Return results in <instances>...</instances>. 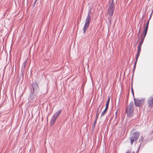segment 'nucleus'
<instances>
[{"mask_svg":"<svg viewBox=\"0 0 153 153\" xmlns=\"http://www.w3.org/2000/svg\"><path fill=\"white\" fill-rule=\"evenodd\" d=\"M30 95L29 96V98L31 101L33 100V99L35 98L36 95L38 92L39 89V86L36 82H34L30 86Z\"/></svg>","mask_w":153,"mask_h":153,"instance_id":"f257e3e1","label":"nucleus"},{"mask_svg":"<svg viewBox=\"0 0 153 153\" xmlns=\"http://www.w3.org/2000/svg\"><path fill=\"white\" fill-rule=\"evenodd\" d=\"M90 13L91 10L88 11V16L85 19L84 26L83 28V33L84 34L85 33V31L88 28L91 20V17L90 15Z\"/></svg>","mask_w":153,"mask_h":153,"instance_id":"f03ea898","label":"nucleus"},{"mask_svg":"<svg viewBox=\"0 0 153 153\" xmlns=\"http://www.w3.org/2000/svg\"><path fill=\"white\" fill-rule=\"evenodd\" d=\"M114 8L115 6L114 3V0H110L108 13L110 16H113Z\"/></svg>","mask_w":153,"mask_h":153,"instance_id":"7ed1b4c3","label":"nucleus"},{"mask_svg":"<svg viewBox=\"0 0 153 153\" xmlns=\"http://www.w3.org/2000/svg\"><path fill=\"white\" fill-rule=\"evenodd\" d=\"M134 110V104L133 102L130 103L129 107L126 109V112L128 117H130L133 112Z\"/></svg>","mask_w":153,"mask_h":153,"instance_id":"20e7f679","label":"nucleus"},{"mask_svg":"<svg viewBox=\"0 0 153 153\" xmlns=\"http://www.w3.org/2000/svg\"><path fill=\"white\" fill-rule=\"evenodd\" d=\"M140 135V133L139 132H134L132 134V137L130 139V143L132 145L134 141H137Z\"/></svg>","mask_w":153,"mask_h":153,"instance_id":"39448f33","label":"nucleus"},{"mask_svg":"<svg viewBox=\"0 0 153 153\" xmlns=\"http://www.w3.org/2000/svg\"><path fill=\"white\" fill-rule=\"evenodd\" d=\"M61 112L62 110H60L57 111L53 114L50 123L51 124H53L54 123L56 119L58 117Z\"/></svg>","mask_w":153,"mask_h":153,"instance_id":"423d86ee","label":"nucleus"},{"mask_svg":"<svg viewBox=\"0 0 153 153\" xmlns=\"http://www.w3.org/2000/svg\"><path fill=\"white\" fill-rule=\"evenodd\" d=\"M134 105L136 106H141L144 102V99H143L139 100V99H136L134 98Z\"/></svg>","mask_w":153,"mask_h":153,"instance_id":"0eeeda50","label":"nucleus"},{"mask_svg":"<svg viewBox=\"0 0 153 153\" xmlns=\"http://www.w3.org/2000/svg\"><path fill=\"white\" fill-rule=\"evenodd\" d=\"M148 104L149 107L152 108L153 107V94L148 98Z\"/></svg>","mask_w":153,"mask_h":153,"instance_id":"6e6552de","label":"nucleus"},{"mask_svg":"<svg viewBox=\"0 0 153 153\" xmlns=\"http://www.w3.org/2000/svg\"><path fill=\"white\" fill-rule=\"evenodd\" d=\"M110 97H108V100L106 102V106H105V110H104V111H103L102 112L101 114V117H102L104 115V114H105L106 112L107 111V109H108V108L109 102V101H110Z\"/></svg>","mask_w":153,"mask_h":153,"instance_id":"1a4fd4ad","label":"nucleus"},{"mask_svg":"<svg viewBox=\"0 0 153 153\" xmlns=\"http://www.w3.org/2000/svg\"><path fill=\"white\" fill-rule=\"evenodd\" d=\"M101 104H100V105H99V106L98 107L97 109V113H100L101 112V111L102 109V108H101L100 110V106H101Z\"/></svg>","mask_w":153,"mask_h":153,"instance_id":"9d476101","label":"nucleus"},{"mask_svg":"<svg viewBox=\"0 0 153 153\" xmlns=\"http://www.w3.org/2000/svg\"><path fill=\"white\" fill-rule=\"evenodd\" d=\"M141 45H138V47H137L138 51H137V52H140H140L141 48Z\"/></svg>","mask_w":153,"mask_h":153,"instance_id":"9b49d317","label":"nucleus"},{"mask_svg":"<svg viewBox=\"0 0 153 153\" xmlns=\"http://www.w3.org/2000/svg\"><path fill=\"white\" fill-rule=\"evenodd\" d=\"M140 52H137V55L136 56V62H137V59H138V58L140 55Z\"/></svg>","mask_w":153,"mask_h":153,"instance_id":"f8f14e48","label":"nucleus"},{"mask_svg":"<svg viewBox=\"0 0 153 153\" xmlns=\"http://www.w3.org/2000/svg\"><path fill=\"white\" fill-rule=\"evenodd\" d=\"M149 20L147 22V23L146 24V27L145 28V30H146V31H147V30H148V25H149Z\"/></svg>","mask_w":153,"mask_h":153,"instance_id":"ddd939ff","label":"nucleus"},{"mask_svg":"<svg viewBox=\"0 0 153 153\" xmlns=\"http://www.w3.org/2000/svg\"><path fill=\"white\" fill-rule=\"evenodd\" d=\"M144 39L142 37H141V41H140V42L139 44L140 45H142V44L143 42Z\"/></svg>","mask_w":153,"mask_h":153,"instance_id":"4468645a","label":"nucleus"},{"mask_svg":"<svg viewBox=\"0 0 153 153\" xmlns=\"http://www.w3.org/2000/svg\"><path fill=\"white\" fill-rule=\"evenodd\" d=\"M143 140V136H141L140 137V138L139 140V142H140L142 141Z\"/></svg>","mask_w":153,"mask_h":153,"instance_id":"2eb2a0df","label":"nucleus"},{"mask_svg":"<svg viewBox=\"0 0 153 153\" xmlns=\"http://www.w3.org/2000/svg\"><path fill=\"white\" fill-rule=\"evenodd\" d=\"M137 62H136V61H135V63H134V68H133V71H134V70L135 69Z\"/></svg>","mask_w":153,"mask_h":153,"instance_id":"dca6fc26","label":"nucleus"},{"mask_svg":"<svg viewBox=\"0 0 153 153\" xmlns=\"http://www.w3.org/2000/svg\"><path fill=\"white\" fill-rule=\"evenodd\" d=\"M147 31H146V30L144 31V36H143V38L144 39V38L147 34Z\"/></svg>","mask_w":153,"mask_h":153,"instance_id":"f3484780","label":"nucleus"},{"mask_svg":"<svg viewBox=\"0 0 153 153\" xmlns=\"http://www.w3.org/2000/svg\"><path fill=\"white\" fill-rule=\"evenodd\" d=\"M100 113H97V114H96V119L97 120L98 116H99V114Z\"/></svg>","mask_w":153,"mask_h":153,"instance_id":"a211bd4d","label":"nucleus"},{"mask_svg":"<svg viewBox=\"0 0 153 153\" xmlns=\"http://www.w3.org/2000/svg\"><path fill=\"white\" fill-rule=\"evenodd\" d=\"M131 91L133 95H134V91L132 88H131Z\"/></svg>","mask_w":153,"mask_h":153,"instance_id":"6ab92c4d","label":"nucleus"},{"mask_svg":"<svg viewBox=\"0 0 153 153\" xmlns=\"http://www.w3.org/2000/svg\"><path fill=\"white\" fill-rule=\"evenodd\" d=\"M26 61L24 63V67H25V65H26Z\"/></svg>","mask_w":153,"mask_h":153,"instance_id":"aec40b11","label":"nucleus"},{"mask_svg":"<svg viewBox=\"0 0 153 153\" xmlns=\"http://www.w3.org/2000/svg\"><path fill=\"white\" fill-rule=\"evenodd\" d=\"M97 120L95 119V120L94 121V124H95L96 123Z\"/></svg>","mask_w":153,"mask_h":153,"instance_id":"412c9836","label":"nucleus"},{"mask_svg":"<svg viewBox=\"0 0 153 153\" xmlns=\"http://www.w3.org/2000/svg\"><path fill=\"white\" fill-rule=\"evenodd\" d=\"M140 28L139 30V31L138 32V33H139V35H140Z\"/></svg>","mask_w":153,"mask_h":153,"instance_id":"4be33fe9","label":"nucleus"},{"mask_svg":"<svg viewBox=\"0 0 153 153\" xmlns=\"http://www.w3.org/2000/svg\"><path fill=\"white\" fill-rule=\"evenodd\" d=\"M140 145L139 147V149H138L137 151V152H138V151H139V148L140 147Z\"/></svg>","mask_w":153,"mask_h":153,"instance_id":"5701e85b","label":"nucleus"},{"mask_svg":"<svg viewBox=\"0 0 153 153\" xmlns=\"http://www.w3.org/2000/svg\"><path fill=\"white\" fill-rule=\"evenodd\" d=\"M126 153H130V152H129V151H128L126 152Z\"/></svg>","mask_w":153,"mask_h":153,"instance_id":"b1692460","label":"nucleus"},{"mask_svg":"<svg viewBox=\"0 0 153 153\" xmlns=\"http://www.w3.org/2000/svg\"><path fill=\"white\" fill-rule=\"evenodd\" d=\"M95 127V125H93V128H94Z\"/></svg>","mask_w":153,"mask_h":153,"instance_id":"393cba45","label":"nucleus"},{"mask_svg":"<svg viewBox=\"0 0 153 153\" xmlns=\"http://www.w3.org/2000/svg\"><path fill=\"white\" fill-rule=\"evenodd\" d=\"M151 16L150 17V18H149V20L151 18Z\"/></svg>","mask_w":153,"mask_h":153,"instance_id":"a878e982","label":"nucleus"},{"mask_svg":"<svg viewBox=\"0 0 153 153\" xmlns=\"http://www.w3.org/2000/svg\"><path fill=\"white\" fill-rule=\"evenodd\" d=\"M152 132L153 133V130H152Z\"/></svg>","mask_w":153,"mask_h":153,"instance_id":"bb28decb","label":"nucleus"},{"mask_svg":"<svg viewBox=\"0 0 153 153\" xmlns=\"http://www.w3.org/2000/svg\"><path fill=\"white\" fill-rule=\"evenodd\" d=\"M132 153H135L134 152H133Z\"/></svg>","mask_w":153,"mask_h":153,"instance_id":"cd10ccee","label":"nucleus"},{"mask_svg":"<svg viewBox=\"0 0 153 153\" xmlns=\"http://www.w3.org/2000/svg\"><path fill=\"white\" fill-rule=\"evenodd\" d=\"M117 112H116V114H117Z\"/></svg>","mask_w":153,"mask_h":153,"instance_id":"c85d7f7f","label":"nucleus"}]
</instances>
